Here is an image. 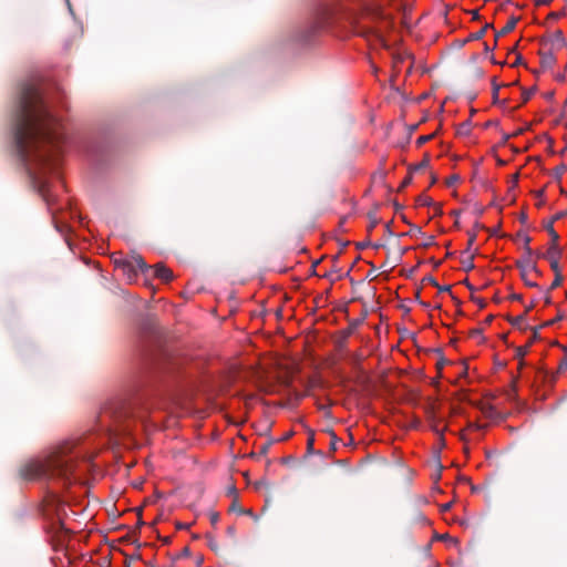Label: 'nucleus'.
<instances>
[{"mask_svg": "<svg viewBox=\"0 0 567 567\" xmlns=\"http://www.w3.org/2000/svg\"><path fill=\"white\" fill-rule=\"evenodd\" d=\"M512 181H513V187L516 186L517 184V181H518V174H515L513 177H512Z\"/></svg>", "mask_w": 567, "mask_h": 567, "instance_id": "33", "label": "nucleus"}, {"mask_svg": "<svg viewBox=\"0 0 567 567\" xmlns=\"http://www.w3.org/2000/svg\"><path fill=\"white\" fill-rule=\"evenodd\" d=\"M349 244V241H339V245L342 246L343 248L347 247Z\"/></svg>", "mask_w": 567, "mask_h": 567, "instance_id": "39", "label": "nucleus"}, {"mask_svg": "<svg viewBox=\"0 0 567 567\" xmlns=\"http://www.w3.org/2000/svg\"><path fill=\"white\" fill-rule=\"evenodd\" d=\"M145 333H147V334H150V336H153V334L155 333V328H154L153 326H150V327L147 328V331H146Z\"/></svg>", "mask_w": 567, "mask_h": 567, "instance_id": "30", "label": "nucleus"}, {"mask_svg": "<svg viewBox=\"0 0 567 567\" xmlns=\"http://www.w3.org/2000/svg\"><path fill=\"white\" fill-rule=\"evenodd\" d=\"M443 367V363H437V368L441 369Z\"/></svg>", "mask_w": 567, "mask_h": 567, "instance_id": "45", "label": "nucleus"}, {"mask_svg": "<svg viewBox=\"0 0 567 567\" xmlns=\"http://www.w3.org/2000/svg\"><path fill=\"white\" fill-rule=\"evenodd\" d=\"M544 194H545V190H544V189H539V190L535 192V196H536V197H539V198H540V197H543V196H544Z\"/></svg>", "mask_w": 567, "mask_h": 567, "instance_id": "31", "label": "nucleus"}, {"mask_svg": "<svg viewBox=\"0 0 567 567\" xmlns=\"http://www.w3.org/2000/svg\"><path fill=\"white\" fill-rule=\"evenodd\" d=\"M94 454L84 451L75 441H65L52 446L43 454L28 460L20 467L24 480L42 481L47 484L41 511L48 522V529L59 543L70 530L68 508L78 503L73 488L81 482V472L93 468Z\"/></svg>", "mask_w": 567, "mask_h": 567, "instance_id": "1", "label": "nucleus"}, {"mask_svg": "<svg viewBox=\"0 0 567 567\" xmlns=\"http://www.w3.org/2000/svg\"><path fill=\"white\" fill-rule=\"evenodd\" d=\"M566 70H567V63H566Z\"/></svg>", "mask_w": 567, "mask_h": 567, "instance_id": "46", "label": "nucleus"}, {"mask_svg": "<svg viewBox=\"0 0 567 567\" xmlns=\"http://www.w3.org/2000/svg\"><path fill=\"white\" fill-rule=\"evenodd\" d=\"M39 193L43 197V199L50 205L51 204V195L49 186L45 182H39Z\"/></svg>", "mask_w": 567, "mask_h": 567, "instance_id": "14", "label": "nucleus"}, {"mask_svg": "<svg viewBox=\"0 0 567 567\" xmlns=\"http://www.w3.org/2000/svg\"><path fill=\"white\" fill-rule=\"evenodd\" d=\"M412 183V173H410L401 183L399 190H402Z\"/></svg>", "mask_w": 567, "mask_h": 567, "instance_id": "22", "label": "nucleus"}, {"mask_svg": "<svg viewBox=\"0 0 567 567\" xmlns=\"http://www.w3.org/2000/svg\"><path fill=\"white\" fill-rule=\"evenodd\" d=\"M518 268L520 270V276H537L535 264L530 256H528L525 259H522L517 262Z\"/></svg>", "mask_w": 567, "mask_h": 567, "instance_id": "8", "label": "nucleus"}, {"mask_svg": "<svg viewBox=\"0 0 567 567\" xmlns=\"http://www.w3.org/2000/svg\"><path fill=\"white\" fill-rule=\"evenodd\" d=\"M416 235L421 240L413 248H430L434 245L443 246L444 248L450 247V241H445L444 244H436L434 236H425L420 229H417Z\"/></svg>", "mask_w": 567, "mask_h": 567, "instance_id": "7", "label": "nucleus"}, {"mask_svg": "<svg viewBox=\"0 0 567 567\" xmlns=\"http://www.w3.org/2000/svg\"><path fill=\"white\" fill-rule=\"evenodd\" d=\"M373 248H375V249L384 248V244H375V245L373 246Z\"/></svg>", "mask_w": 567, "mask_h": 567, "instance_id": "36", "label": "nucleus"}, {"mask_svg": "<svg viewBox=\"0 0 567 567\" xmlns=\"http://www.w3.org/2000/svg\"><path fill=\"white\" fill-rule=\"evenodd\" d=\"M560 192L563 195L567 196V190L561 189Z\"/></svg>", "mask_w": 567, "mask_h": 567, "instance_id": "43", "label": "nucleus"}, {"mask_svg": "<svg viewBox=\"0 0 567 567\" xmlns=\"http://www.w3.org/2000/svg\"><path fill=\"white\" fill-rule=\"evenodd\" d=\"M474 239H475V237H474V236H471V237L468 238V243H467L468 247H471V246L474 244Z\"/></svg>", "mask_w": 567, "mask_h": 567, "instance_id": "35", "label": "nucleus"}, {"mask_svg": "<svg viewBox=\"0 0 567 567\" xmlns=\"http://www.w3.org/2000/svg\"><path fill=\"white\" fill-rule=\"evenodd\" d=\"M14 138L25 161L41 164L51 159L47 146L56 147L61 142L58 120L49 112L40 91L33 84L22 85L16 112Z\"/></svg>", "mask_w": 567, "mask_h": 567, "instance_id": "2", "label": "nucleus"}, {"mask_svg": "<svg viewBox=\"0 0 567 567\" xmlns=\"http://www.w3.org/2000/svg\"><path fill=\"white\" fill-rule=\"evenodd\" d=\"M549 49L551 51L559 50L566 47V39L564 37V33L560 30H556L554 34L550 37L549 41Z\"/></svg>", "mask_w": 567, "mask_h": 567, "instance_id": "9", "label": "nucleus"}, {"mask_svg": "<svg viewBox=\"0 0 567 567\" xmlns=\"http://www.w3.org/2000/svg\"><path fill=\"white\" fill-rule=\"evenodd\" d=\"M456 251H457V250H453V251H451V250H447V254H446V256H447V257H452V256L454 255V252H456Z\"/></svg>", "mask_w": 567, "mask_h": 567, "instance_id": "37", "label": "nucleus"}, {"mask_svg": "<svg viewBox=\"0 0 567 567\" xmlns=\"http://www.w3.org/2000/svg\"><path fill=\"white\" fill-rule=\"evenodd\" d=\"M559 251L560 250H548V252H550V254L548 255L547 258H548V260L550 262V266H551L553 270L555 271V279H554V281L551 282V286H550L551 289H555V288L559 287L561 285V282H563V279H564L563 275L559 271L558 260H557V257H556L557 252H559Z\"/></svg>", "mask_w": 567, "mask_h": 567, "instance_id": "6", "label": "nucleus"}, {"mask_svg": "<svg viewBox=\"0 0 567 567\" xmlns=\"http://www.w3.org/2000/svg\"><path fill=\"white\" fill-rule=\"evenodd\" d=\"M564 216H567V210L561 212V213H557V214L553 217V220H551V221L554 223L555 220H558V219L563 218Z\"/></svg>", "mask_w": 567, "mask_h": 567, "instance_id": "26", "label": "nucleus"}, {"mask_svg": "<svg viewBox=\"0 0 567 567\" xmlns=\"http://www.w3.org/2000/svg\"><path fill=\"white\" fill-rule=\"evenodd\" d=\"M535 277L536 276H526V277H522V279L524 280L526 286L536 287L537 284H536V281L534 279Z\"/></svg>", "mask_w": 567, "mask_h": 567, "instance_id": "21", "label": "nucleus"}, {"mask_svg": "<svg viewBox=\"0 0 567 567\" xmlns=\"http://www.w3.org/2000/svg\"><path fill=\"white\" fill-rule=\"evenodd\" d=\"M355 248H358V249L367 248V247H365V243H364V241H359V243H357Z\"/></svg>", "mask_w": 567, "mask_h": 567, "instance_id": "32", "label": "nucleus"}, {"mask_svg": "<svg viewBox=\"0 0 567 567\" xmlns=\"http://www.w3.org/2000/svg\"><path fill=\"white\" fill-rule=\"evenodd\" d=\"M474 255L471 254V250H462L461 259H460V268L464 271H470L474 268L473 262Z\"/></svg>", "mask_w": 567, "mask_h": 567, "instance_id": "11", "label": "nucleus"}, {"mask_svg": "<svg viewBox=\"0 0 567 567\" xmlns=\"http://www.w3.org/2000/svg\"><path fill=\"white\" fill-rule=\"evenodd\" d=\"M441 261H435L434 267H439Z\"/></svg>", "mask_w": 567, "mask_h": 567, "instance_id": "44", "label": "nucleus"}, {"mask_svg": "<svg viewBox=\"0 0 567 567\" xmlns=\"http://www.w3.org/2000/svg\"><path fill=\"white\" fill-rule=\"evenodd\" d=\"M159 406V402L147 392L136 390L128 399L113 403L105 408L101 417L113 419L114 424L109 427L111 437L131 435L133 432L132 423H138L142 427L148 424V416Z\"/></svg>", "mask_w": 567, "mask_h": 567, "instance_id": "3", "label": "nucleus"}, {"mask_svg": "<svg viewBox=\"0 0 567 567\" xmlns=\"http://www.w3.org/2000/svg\"><path fill=\"white\" fill-rule=\"evenodd\" d=\"M473 20H480L481 16L477 10L471 11Z\"/></svg>", "mask_w": 567, "mask_h": 567, "instance_id": "29", "label": "nucleus"}, {"mask_svg": "<svg viewBox=\"0 0 567 567\" xmlns=\"http://www.w3.org/2000/svg\"><path fill=\"white\" fill-rule=\"evenodd\" d=\"M384 229H385L389 234H391L390 228H389V224H386V225L384 226Z\"/></svg>", "mask_w": 567, "mask_h": 567, "instance_id": "41", "label": "nucleus"}, {"mask_svg": "<svg viewBox=\"0 0 567 567\" xmlns=\"http://www.w3.org/2000/svg\"><path fill=\"white\" fill-rule=\"evenodd\" d=\"M536 87L533 86L530 89L524 90L522 93L523 103H526L530 100V97L535 94Z\"/></svg>", "mask_w": 567, "mask_h": 567, "instance_id": "18", "label": "nucleus"}, {"mask_svg": "<svg viewBox=\"0 0 567 567\" xmlns=\"http://www.w3.org/2000/svg\"><path fill=\"white\" fill-rule=\"evenodd\" d=\"M553 0H536L537 6H548Z\"/></svg>", "mask_w": 567, "mask_h": 567, "instance_id": "27", "label": "nucleus"}, {"mask_svg": "<svg viewBox=\"0 0 567 567\" xmlns=\"http://www.w3.org/2000/svg\"><path fill=\"white\" fill-rule=\"evenodd\" d=\"M111 259L115 269L121 271L128 282L135 281L140 274H145L148 271H152L156 278L164 282H168L173 279V272L171 269L162 265H156L153 269H151L147 267L143 258L137 255L128 256L124 255L123 250H114L111 254Z\"/></svg>", "mask_w": 567, "mask_h": 567, "instance_id": "4", "label": "nucleus"}, {"mask_svg": "<svg viewBox=\"0 0 567 567\" xmlns=\"http://www.w3.org/2000/svg\"><path fill=\"white\" fill-rule=\"evenodd\" d=\"M436 176L435 175H432V178H431V185L435 184L436 183Z\"/></svg>", "mask_w": 567, "mask_h": 567, "instance_id": "38", "label": "nucleus"}, {"mask_svg": "<svg viewBox=\"0 0 567 567\" xmlns=\"http://www.w3.org/2000/svg\"><path fill=\"white\" fill-rule=\"evenodd\" d=\"M540 56V65L543 69H550L556 62V58L551 51V49L548 50H540L539 51Z\"/></svg>", "mask_w": 567, "mask_h": 567, "instance_id": "10", "label": "nucleus"}, {"mask_svg": "<svg viewBox=\"0 0 567 567\" xmlns=\"http://www.w3.org/2000/svg\"><path fill=\"white\" fill-rule=\"evenodd\" d=\"M65 243L66 245L69 246V248H73L74 246H76L78 244L73 240V237L71 235H68L65 237Z\"/></svg>", "mask_w": 567, "mask_h": 567, "instance_id": "25", "label": "nucleus"}, {"mask_svg": "<svg viewBox=\"0 0 567 567\" xmlns=\"http://www.w3.org/2000/svg\"><path fill=\"white\" fill-rule=\"evenodd\" d=\"M547 229H548V233H549V236H550V241H551V247L550 248H554L558 244L559 236L555 231V229L553 228V221L549 223V225L547 226Z\"/></svg>", "mask_w": 567, "mask_h": 567, "instance_id": "17", "label": "nucleus"}, {"mask_svg": "<svg viewBox=\"0 0 567 567\" xmlns=\"http://www.w3.org/2000/svg\"><path fill=\"white\" fill-rule=\"evenodd\" d=\"M499 86L494 83L493 85V97L494 100L497 99Z\"/></svg>", "mask_w": 567, "mask_h": 567, "instance_id": "28", "label": "nucleus"}, {"mask_svg": "<svg viewBox=\"0 0 567 567\" xmlns=\"http://www.w3.org/2000/svg\"><path fill=\"white\" fill-rule=\"evenodd\" d=\"M417 203H419V205L426 206V205H431L433 202L429 196L422 194L419 196Z\"/></svg>", "mask_w": 567, "mask_h": 567, "instance_id": "20", "label": "nucleus"}, {"mask_svg": "<svg viewBox=\"0 0 567 567\" xmlns=\"http://www.w3.org/2000/svg\"><path fill=\"white\" fill-rule=\"evenodd\" d=\"M470 131H471L470 123H468V122H465V123H463V124L461 125V127H460V131H458V132H460V133H462V134H468V133H470Z\"/></svg>", "mask_w": 567, "mask_h": 567, "instance_id": "24", "label": "nucleus"}, {"mask_svg": "<svg viewBox=\"0 0 567 567\" xmlns=\"http://www.w3.org/2000/svg\"><path fill=\"white\" fill-rule=\"evenodd\" d=\"M429 281H431L435 286L437 285L436 281L432 277H429Z\"/></svg>", "mask_w": 567, "mask_h": 567, "instance_id": "40", "label": "nucleus"}, {"mask_svg": "<svg viewBox=\"0 0 567 567\" xmlns=\"http://www.w3.org/2000/svg\"><path fill=\"white\" fill-rule=\"evenodd\" d=\"M433 137H434V133L429 134V135L419 136L417 140H416V145L417 146H422L423 144H425L429 141H431Z\"/></svg>", "mask_w": 567, "mask_h": 567, "instance_id": "19", "label": "nucleus"}, {"mask_svg": "<svg viewBox=\"0 0 567 567\" xmlns=\"http://www.w3.org/2000/svg\"><path fill=\"white\" fill-rule=\"evenodd\" d=\"M514 243L516 245H524L525 247H527L530 243V237L527 234L519 231L514 238Z\"/></svg>", "mask_w": 567, "mask_h": 567, "instance_id": "15", "label": "nucleus"}, {"mask_svg": "<svg viewBox=\"0 0 567 567\" xmlns=\"http://www.w3.org/2000/svg\"><path fill=\"white\" fill-rule=\"evenodd\" d=\"M489 28H492V24L486 23L481 30H478L475 33L470 34L467 41L481 40L484 37L486 30L489 29Z\"/></svg>", "mask_w": 567, "mask_h": 567, "instance_id": "16", "label": "nucleus"}, {"mask_svg": "<svg viewBox=\"0 0 567 567\" xmlns=\"http://www.w3.org/2000/svg\"><path fill=\"white\" fill-rule=\"evenodd\" d=\"M369 217H370V219H371V221H372V224L374 226L377 224V221H378L375 215L374 214L373 215L370 214Z\"/></svg>", "mask_w": 567, "mask_h": 567, "instance_id": "34", "label": "nucleus"}, {"mask_svg": "<svg viewBox=\"0 0 567 567\" xmlns=\"http://www.w3.org/2000/svg\"><path fill=\"white\" fill-rule=\"evenodd\" d=\"M416 127H417L416 125L411 126V132L415 131Z\"/></svg>", "mask_w": 567, "mask_h": 567, "instance_id": "42", "label": "nucleus"}, {"mask_svg": "<svg viewBox=\"0 0 567 567\" xmlns=\"http://www.w3.org/2000/svg\"><path fill=\"white\" fill-rule=\"evenodd\" d=\"M518 21H519V17H512V18L507 21V23H506V24L501 29V31H498V32L495 34L496 39H497L498 37H502V35H505V34H507V33L512 32V31L515 29V27H516V24H517V22H518Z\"/></svg>", "mask_w": 567, "mask_h": 567, "instance_id": "12", "label": "nucleus"}, {"mask_svg": "<svg viewBox=\"0 0 567 567\" xmlns=\"http://www.w3.org/2000/svg\"><path fill=\"white\" fill-rule=\"evenodd\" d=\"M324 28L323 20H317L306 27L299 34V41L309 42L313 37H316L322 29Z\"/></svg>", "mask_w": 567, "mask_h": 567, "instance_id": "5", "label": "nucleus"}, {"mask_svg": "<svg viewBox=\"0 0 567 567\" xmlns=\"http://www.w3.org/2000/svg\"><path fill=\"white\" fill-rule=\"evenodd\" d=\"M460 181V176L458 175H452L450 176L447 179H446V185L447 186H452L454 185L455 183H457Z\"/></svg>", "mask_w": 567, "mask_h": 567, "instance_id": "23", "label": "nucleus"}, {"mask_svg": "<svg viewBox=\"0 0 567 567\" xmlns=\"http://www.w3.org/2000/svg\"><path fill=\"white\" fill-rule=\"evenodd\" d=\"M429 165H430V155L426 153V154H424L423 159L421 162H417V164L411 165L409 167V172L413 173L416 171L425 169L429 167Z\"/></svg>", "mask_w": 567, "mask_h": 567, "instance_id": "13", "label": "nucleus"}]
</instances>
